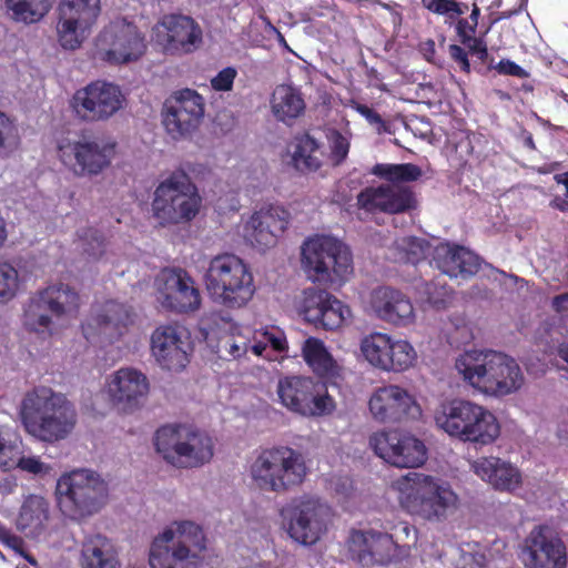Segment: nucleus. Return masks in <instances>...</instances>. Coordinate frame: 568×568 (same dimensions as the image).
Masks as SVG:
<instances>
[{"instance_id": "1", "label": "nucleus", "mask_w": 568, "mask_h": 568, "mask_svg": "<svg viewBox=\"0 0 568 568\" xmlns=\"http://www.w3.org/2000/svg\"><path fill=\"white\" fill-rule=\"evenodd\" d=\"M26 430L45 443L67 438L77 424V412L65 395L45 386L27 392L20 407Z\"/></svg>"}, {"instance_id": "2", "label": "nucleus", "mask_w": 568, "mask_h": 568, "mask_svg": "<svg viewBox=\"0 0 568 568\" xmlns=\"http://www.w3.org/2000/svg\"><path fill=\"white\" fill-rule=\"evenodd\" d=\"M455 366L467 384L490 396L510 395L525 382L516 359L493 349L467 351L456 359Z\"/></svg>"}, {"instance_id": "3", "label": "nucleus", "mask_w": 568, "mask_h": 568, "mask_svg": "<svg viewBox=\"0 0 568 568\" xmlns=\"http://www.w3.org/2000/svg\"><path fill=\"white\" fill-rule=\"evenodd\" d=\"M393 487L406 513L428 521L444 520L458 501L449 483L422 473H408L395 480Z\"/></svg>"}, {"instance_id": "4", "label": "nucleus", "mask_w": 568, "mask_h": 568, "mask_svg": "<svg viewBox=\"0 0 568 568\" xmlns=\"http://www.w3.org/2000/svg\"><path fill=\"white\" fill-rule=\"evenodd\" d=\"M204 284L211 300L226 310L245 307L256 291L251 267L233 253L211 258Z\"/></svg>"}, {"instance_id": "5", "label": "nucleus", "mask_w": 568, "mask_h": 568, "mask_svg": "<svg viewBox=\"0 0 568 568\" xmlns=\"http://www.w3.org/2000/svg\"><path fill=\"white\" fill-rule=\"evenodd\" d=\"M435 423L449 436L476 446L493 444L500 435L497 417L481 405L465 399L444 402L435 410Z\"/></svg>"}, {"instance_id": "6", "label": "nucleus", "mask_w": 568, "mask_h": 568, "mask_svg": "<svg viewBox=\"0 0 568 568\" xmlns=\"http://www.w3.org/2000/svg\"><path fill=\"white\" fill-rule=\"evenodd\" d=\"M206 538L202 528L192 521L178 524L174 531L166 528L150 547L151 568H200Z\"/></svg>"}, {"instance_id": "7", "label": "nucleus", "mask_w": 568, "mask_h": 568, "mask_svg": "<svg viewBox=\"0 0 568 568\" xmlns=\"http://www.w3.org/2000/svg\"><path fill=\"white\" fill-rule=\"evenodd\" d=\"M202 197L183 170L173 171L153 192L151 211L161 226L189 224L200 212Z\"/></svg>"}, {"instance_id": "8", "label": "nucleus", "mask_w": 568, "mask_h": 568, "mask_svg": "<svg viewBox=\"0 0 568 568\" xmlns=\"http://www.w3.org/2000/svg\"><path fill=\"white\" fill-rule=\"evenodd\" d=\"M57 501L64 517L82 521L99 513L108 500V485L94 471L77 469L57 481Z\"/></svg>"}, {"instance_id": "9", "label": "nucleus", "mask_w": 568, "mask_h": 568, "mask_svg": "<svg viewBox=\"0 0 568 568\" xmlns=\"http://www.w3.org/2000/svg\"><path fill=\"white\" fill-rule=\"evenodd\" d=\"M307 468L302 455L287 446L262 449L250 467L253 483L261 490L286 493L300 486Z\"/></svg>"}, {"instance_id": "10", "label": "nucleus", "mask_w": 568, "mask_h": 568, "mask_svg": "<svg viewBox=\"0 0 568 568\" xmlns=\"http://www.w3.org/2000/svg\"><path fill=\"white\" fill-rule=\"evenodd\" d=\"M154 446L163 459L178 468H196L213 457V442L205 433L182 424L164 425L154 435Z\"/></svg>"}, {"instance_id": "11", "label": "nucleus", "mask_w": 568, "mask_h": 568, "mask_svg": "<svg viewBox=\"0 0 568 568\" xmlns=\"http://www.w3.org/2000/svg\"><path fill=\"white\" fill-rule=\"evenodd\" d=\"M302 264L307 277L318 284H342L353 272L352 254L341 241L317 235L302 246Z\"/></svg>"}, {"instance_id": "12", "label": "nucleus", "mask_w": 568, "mask_h": 568, "mask_svg": "<svg viewBox=\"0 0 568 568\" xmlns=\"http://www.w3.org/2000/svg\"><path fill=\"white\" fill-rule=\"evenodd\" d=\"M116 142L103 135H81L58 145V156L78 178H94L108 170L116 154Z\"/></svg>"}, {"instance_id": "13", "label": "nucleus", "mask_w": 568, "mask_h": 568, "mask_svg": "<svg viewBox=\"0 0 568 568\" xmlns=\"http://www.w3.org/2000/svg\"><path fill=\"white\" fill-rule=\"evenodd\" d=\"M280 403L290 412L316 417L328 415L335 409V400L324 384L306 376H285L276 387Z\"/></svg>"}, {"instance_id": "14", "label": "nucleus", "mask_w": 568, "mask_h": 568, "mask_svg": "<svg viewBox=\"0 0 568 568\" xmlns=\"http://www.w3.org/2000/svg\"><path fill=\"white\" fill-rule=\"evenodd\" d=\"M146 50L144 36L139 28L122 20L111 21L97 36L93 55L113 65L139 60Z\"/></svg>"}, {"instance_id": "15", "label": "nucleus", "mask_w": 568, "mask_h": 568, "mask_svg": "<svg viewBox=\"0 0 568 568\" xmlns=\"http://www.w3.org/2000/svg\"><path fill=\"white\" fill-rule=\"evenodd\" d=\"M81 298L79 293L68 284L49 285L38 292L24 311V325L28 329L44 333L52 325L51 317L75 316L79 312Z\"/></svg>"}, {"instance_id": "16", "label": "nucleus", "mask_w": 568, "mask_h": 568, "mask_svg": "<svg viewBox=\"0 0 568 568\" xmlns=\"http://www.w3.org/2000/svg\"><path fill=\"white\" fill-rule=\"evenodd\" d=\"M125 103V95L118 84L95 80L77 90L70 105L77 118L89 123L106 121Z\"/></svg>"}, {"instance_id": "17", "label": "nucleus", "mask_w": 568, "mask_h": 568, "mask_svg": "<svg viewBox=\"0 0 568 568\" xmlns=\"http://www.w3.org/2000/svg\"><path fill=\"white\" fill-rule=\"evenodd\" d=\"M369 445L378 457L398 468L420 467L428 457L424 442L404 430L377 432L371 436Z\"/></svg>"}, {"instance_id": "18", "label": "nucleus", "mask_w": 568, "mask_h": 568, "mask_svg": "<svg viewBox=\"0 0 568 568\" xmlns=\"http://www.w3.org/2000/svg\"><path fill=\"white\" fill-rule=\"evenodd\" d=\"M204 99L195 90L182 89L165 100L162 122L173 139L184 138L194 132L204 116Z\"/></svg>"}, {"instance_id": "19", "label": "nucleus", "mask_w": 568, "mask_h": 568, "mask_svg": "<svg viewBox=\"0 0 568 568\" xmlns=\"http://www.w3.org/2000/svg\"><path fill=\"white\" fill-rule=\"evenodd\" d=\"M159 302L172 312L190 313L201 306V295L194 280L181 267L163 268L156 277Z\"/></svg>"}, {"instance_id": "20", "label": "nucleus", "mask_w": 568, "mask_h": 568, "mask_svg": "<svg viewBox=\"0 0 568 568\" xmlns=\"http://www.w3.org/2000/svg\"><path fill=\"white\" fill-rule=\"evenodd\" d=\"M523 560L526 568H567V547L549 526L539 525L525 539Z\"/></svg>"}, {"instance_id": "21", "label": "nucleus", "mask_w": 568, "mask_h": 568, "mask_svg": "<svg viewBox=\"0 0 568 568\" xmlns=\"http://www.w3.org/2000/svg\"><path fill=\"white\" fill-rule=\"evenodd\" d=\"M373 418L381 423H400L422 415L416 398L398 385L376 388L368 400Z\"/></svg>"}, {"instance_id": "22", "label": "nucleus", "mask_w": 568, "mask_h": 568, "mask_svg": "<svg viewBox=\"0 0 568 568\" xmlns=\"http://www.w3.org/2000/svg\"><path fill=\"white\" fill-rule=\"evenodd\" d=\"M357 205L367 213L395 215L416 211L418 199L410 186L381 184L363 189L357 195Z\"/></svg>"}, {"instance_id": "23", "label": "nucleus", "mask_w": 568, "mask_h": 568, "mask_svg": "<svg viewBox=\"0 0 568 568\" xmlns=\"http://www.w3.org/2000/svg\"><path fill=\"white\" fill-rule=\"evenodd\" d=\"M150 348L163 369L181 372L190 363L191 344L176 324L158 326L151 334Z\"/></svg>"}, {"instance_id": "24", "label": "nucleus", "mask_w": 568, "mask_h": 568, "mask_svg": "<svg viewBox=\"0 0 568 568\" xmlns=\"http://www.w3.org/2000/svg\"><path fill=\"white\" fill-rule=\"evenodd\" d=\"M300 313L316 328L334 331L342 326L351 310L326 290L310 287L303 292Z\"/></svg>"}, {"instance_id": "25", "label": "nucleus", "mask_w": 568, "mask_h": 568, "mask_svg": "<svg viewBox=\"0 0 568 568\" xmlns=\"http://www.w3.org/2000/svg\"><path fill=\"white\" fill-rule=\"evenodd\" d=\"M134 316L131 306L110 300L94 311L81 328L88 341L102 335L112 343L128 333L129 327L134 323Z\"/></svg>"}, {"instance_id": "26", "label": "nucleus", "mask_w": 568, "mask_h": 568, "mask_svg": "<svg viewBox=\"0 0 568 568\" xmlns=\"http://www.w3.org/2000/svg\"><path fill=\"white\" fill-rule=\"evenodd\" d=\"M156 41L165 53H191L202 43V29L189 16L168 14L156 27Z\"/></svg>"}, {"instance_id": "27", "label": "nucleus", "mask_w": 568, "mask_h": 568, "mask_svg": "<svg viewBox=\"0 0 568 568\" xmlns=\"http://www.w3.org/2000/svg\"><path fill=\"white\" fill-rule=\"evenodd\" d=\"M291 213L284 206L270 204L255 211L244 225V239L252 246L265 250L274 246L285 232Z\"/></svg>"}, {"instance_id": "28", "label": "nucleus", "mask_w": 568, "mask_h": 568, "mask_svg": "<svg viewBox=\"0 0 568 568\" xmlns=\"http://www.w3.org/2000/svg\"><path fill=\"white\" fill-rule=\"evenodd\" d=\"M369 306L377 318L397 327L415 322V310L410 298L390 286H378L371 292Z\"/></svg>"}, {"instance_id": "29", "label": "nucleus", "mask_w": 568, "mask_h": 568, "mask_svg": "<svg viewBox=\"0 0 568 568\" xmlns=\"http://www.w3.org/2000/svg\"><path fill=\"white\" fill-rule=\"evenodd\" d=\"M112 403L121 410L129 412L139 406L140 399L149 392L145 375L134 368H121L109 383Z\"/></svg>"}, {"instance_id": "30", "label": "nucleus", "mask_w": 568, "mask_h": 568, "mask_svg": "<svg viewBox=\"0 0 568 568\" xmlns=\"http://www.w3.org/2000/svg\"><path fill=\"white\" fill-rule=\"evenodd\" d=\"M436 267L452 278L468 280L480 268V260L466 247L457 244L442 243L434 250Z\"/></svg>"}, {"instance_id": "31", "label": "nucleus", "mask_w": 568, "mask_h": 568, "mask_svg": "<svg viewBox=\"0 0 568 568\" xmlns=\"http://www.w3.org/2000/svg\"><path fill=\"white\" fill-rule=\"evenodd\" d=\"M323 527L315 501L301 500L291 508L288 532L298 542L315 544L320 539Z\"/></svg>"}, {"instance_id": "32", "label": "nucleus", "mask_w": 568, "mask_h": 568, "mask_svg": "<svg viewBox=\"0 0 568 568\" xmlns=\"http://www.w3.org/2000/svg\"><path fill=\"white\" fill-rule=\"evenodd\" d=\"M473 469L478 477L501 491H513L521 485L520 470L498 457L478 458L474 462Z\"/></svg>"}, {"instance_id": "33", "label": "nucleus", "mask_w": 568, "mask_h": 568, "mask_svg": "<svg viewBox=\"0 0 568 568\" xmlns=\"http://www.w3.org/2000/svg\"><path fill=\"white\" fill-rule=\"evenodd\" d=\"M302 355L312 372L326 383L336 385L343 378V366L326 349L323 341L316 337L305 339Z\"/></svg>"}, {"instance_id": "34", "label": "nucleus", "mask_w": 568, "mask_h": 568, "mask_svg": "<svg viewBox=\"0 0 568 568\" xmlns=\"http://www.w3.org/2000/svg\"><path fill=\"white\" fill-rule=\"evenodd\" d=\"M81 568H121L111 540L100 534L89 537L82 546Z\"/></svg>"}, {"instance_id": "35", "label": "nucleus", "mask_w": 568, "mask_h": 568, "mask_svg": "<svg viewBox=\"0 0 568 568\" xmlns=\"http://www.w3.org/2000/svg\"><path fill=\"white\" fill-rule=\"evenodd\" d=\"M271 110L277 121L290 123L305 111L301 91L288 84L277 85L271 95Z\"/></svg>"}, {"instance_id": "36", "label": "nucleus", "mask_w": 568, "mask_h": 568, "mask_svg": "<svg viewBox=\"0 0 568 568\" xmlns=\"http://www.w3.org/2000/svg\"><path fill=\"white\" fill-rule=\"evenodd\" d=\"M49 517V503L45 498L30 495L20 508L18 528L27 536L38 537L45 530Z\"/></svg>"}, {"instance_id": "37", "label": "nucleus", "mask_w": 568, "mask_h": 568, "mask_svg": "<svg viewBox=\"0 0 568 568\" xmlns=\"http://www.w3.org/2000/svg\"><path fill=\"white\" fill-rule=\"evenodd\" d=\"M93 24L80 19L58 12L57 37L64 50H75L81 47L89 36Z\"/></svg>"}, {"instance_id": "38", "label": "nucleus", "mask_w": 568, "mask_h": 568, "mask_svg": "<svg viewBox=\"0 0 568 568\" xmlns=\"http://www.w3.org/2000/svg\"><path fill=\"white\" fill-rule=\"evenodd\" d=\"M54 0H4L9 17L14 22L32 24L41 21L52 9Z\"/></svg>"}, {"instance_id": "39", "label": "nucleus", "mask_w": 568, "mask_h": 568, "mask_svg": "<svg viewBox=\"0 0 568 568\" xmlns=\"http://www.w3.org/2000/svg\"><path fill=\"white\" fill-rule=\"evenodd\" d=\"M321 151L317 141L305 133L295 138V149L292 161L302 173L316 172L321 165Z\"/></svg>"}, {"instance_id": "40", "label": "nucleus", "mask_w": 568, "mask_h": 568, "mask_svg": "<svg viewBox=\"0 0 568 568\" xmlns=\"http://www.w3.org/2000/svg\"><path fill=\"white\" fill-rule=\"evenodd\" d=\"M371 173L396 185L416 182L423 176L422 168L414 163H376Z\"/></svg>"}, {"instance_id": "41", "label": "nucleus", "mask_w": 568, "mask_h": 568, "mask_svg": "<svg viewBox=\"0 0 568 568\" xmlns=\"http://www.w3.org/2000/svg\"><path fill=\"white\" fill-rule=\"evenodd\" d=\"M430 247L432 245L428 240L406 235L394 241L392 251L396 262L417 264L427 257Z\"/></svg>"}, {"instance_id": "42", "label": "nucleus", "mask_w": 568, "mask_h": 568, "mask_svg": "<svg viewBox=\"0 0 568 568\" xmlns=\"http://www.w3.org/2000/svg\"><path fill=\"white\" fill-rule=\"evenodd\" d=\"M392 336L386 333L373 332L361 341V352L364 358L375 368L386 369L387 351Z\"/></svg>"}, {"instance_id": "43", "label": "nucleus", "mask_w": 568, "mask_h": 568, "mask_svg": "<svg viewBox=\"0 0 568 568\" xmlns=\"http://www.w3.org/2000/svg\"><path fill=\"white\" fill-rule=\"evenodd\" d=\"M416 359L417 353L408 341L392 337L385 372H405L415 364Z\"/></svg>"}, {"instance_id": "44", "label": "nucleus", "mask_w": 568, "mask_h": 568, "mask_svg": "<svg viewBox=\"0 0 568 568\" xmlns=\"http://www.w3.org/2000/svg\"><path fill=\"white\" fill-rule=\"evenodd\" d=\"M58 12L95 24L101 13V0H61Z\"/></svg>"}, {"instance_id": "45", "label": "nucleus", "mask_w": 568, "mask_h": 568, "mask_svg": "<svg viewBox=\"0 0 568 568\" xmlns=\"http://www.w3.org/2000/svg\"><path fill=\"white\" fill-rule=\"evenodd\" d=\"M20 134L16 123L0 111V158H9L20 146Z\"/></svg>"}, {"instance_id": "46", "label": "nucleus", "mask_w": 568, "mask_h": 568, "mask_svg": "<svg viewBox=\"0 0 568 568\" xmlns=\"http://www.w3.org/2000/svg\"><path fill=\"white\" fill-rule=\"evenodd\" d=\"M247 339L234 333L221 336L216 344V353L225 361L239 359L247 353Z\"/></svg>"}, {"instance_id": "47", "label": "nucleus", "mask_w": 568, "mask_h": 568, "mask_svg": "<svg viewBox=\"0 0 568 568\" xmlns=\"http://www.w3.org/2000/svg\"><path fill=\"white\" fill-rule=\"evenodd\" d=\"M8 460L10 465H4L2 468L3 470L19 468L20 470L32 475H47L51 470V467L42 463L39 457L23 456L18 446Z\"/></svg>"}, {"instance_id": "48", "label": "nucleus", "mask_w": 568, "mask_h": 568, "mask_svg": "<svg viewBox=\"0 0 568 568\" xmlns=\"http://www.w3.org/2000/svg\"><path fill=\"white\" fill-rule=\"evenodd\" d=\"M371 530H352L348 539V548L353 559L364 567L372 566V557L369 555V548L372 542Z\"/></svg>"}, {"instance_id": "49", "label": "nucleus", "mask_w": 568, "mask_h": 568, "mask_svg": "<svg viewBox=\"0 0 568 568\" xmlns=\"http://www.w3.org/2000/svg\"><path fill=\"white\" fill-rule=\"evenodd\" d=\"M422 4L429 12L443 16L446 21L452 22L468 11V4L458 0H422Z\"/></svg>"}, {"instance_id": "50", "label": "nucleus", "mask_w": 568, "mask_h": 568, "mask_svg": "<svg viewBox=\"0 0 568 568\" xmlns=\"http://www.w3.org/2000/svg\"><path fill=\"white\" fill-rule=\"evenodd\" d=\"M371 538L372 539L368 540L372 542L369 548L372 566L376 564L382 565L390 557V551L394 544L393 537L387 532L371 530Z\"/></svg>"}, {"instance_id": "51", "label": "nucleus", "mask_w": 568, "mask_h": 568, "mask_svg": "<svg viewBox=\"0 0 568 568\" xmlns=\"http://www.w3.org/2000/svg\"><path fill=\"white\" fill-rule=\"evenodd\" d=\"M18 281V271L10 263L0 261V304H4L16 296Z\"/></svg>"}, {"instance_id": "52", "label": "nucleus", "mask_w": 568, "mask_h": 568, "mask_svg": "<svg viewBox=\"0 0 568 568\" xmlns=\"http://www.w3.org/2000/svg\"><path fill=\"white\" fill-rule=\"evenodd\" d=\"M84 253L93 258L101 257L106 247L105 239L100 231L87 227L78 232Z\"/></svg>"}, {"instance_id": "53", "label": "nucleus", "mask_w": 568, "mask_h": 568, "mask_svg": "<svg viewBox=\"0 0 568 568\" xmlns=\"http://www.w3.org/2000/svg\"><path fill=\"white\" fill-rule=\"evenodd\" d=\"M426 302L437 310L446 308L452 300L453 290L437 281L427 282L424 285Z\"/></svg>"}, {"instance_id": "54", "label": "nucleus", "mask_w": 568, "mask_h": 568, "mask_svg": "<svg viewBox=\"0 0 568 568\" xmlns=\"http://www.w3.org/2000/svg\"><path fill=\"white\" fill-rule=\"evenodd\" d=\"M349 152V141L341 132L334 131L331 143V158L334 164H341Z\"/></svg>"}, {"instance_id": "55", "label": "nucleus", "mask_w": 568, "mask_h": 568, "mask_svg": "<svg viewBox=\"0 0 568 568\" xmlns=\"http://www.w3.org/2000/svg\"><path fill=\"white\" fill-rule=\"evenodd\" d=\"M237 71L233 67L222 69L214 78L211 79V87L215 91H231L233 89L234 80Z\"/></svg>"}, {"instance_id": "56", "label": "nucleus", "mask_w": 568, "mask_h": 568, "mask_svg": "<svg viewBox=\"0 0 568 568\" xmlns=\"http://www.w3.org/2000/svg\"><path fill=\"white\" fill-rule=\"evenodd\" d=\"M494 59L490 60V64L488 67L489 70L494 69L499 74L503 75H511L519 79L528 78L529 73L521 68L516 62L508 60V59H501L497 64H493Z\"/></svg>"}, {"instance_id": "57", "label": "nucleus", "mask_w": 568, "mask_h": 568, "mask_svg": "<svg viewBox=\"0 0 568 568\" xmlns=\"http://www.w3.org/2000/svg\"><path fill=\"white\" fill-rule=\"evenodd\" d=\"M449 24H455L456 34L459 38V41L463 43H468L471 41V39L476 38V29L477 27L471 23L469 19L462 18L459 16L457 19H455L454 22L448 21Z\"/></svg>"}, {"instance_id": "58", "label": "nucleus", "mask_w": 568, "mask_h": 568, "mask_svg": "<svg viewBox=\"0 0 568 568\" xmlns=\"http://www.w3.org/2000/svg\"><path fill=\"white\" fill-rule=\"evenodd\" d=\"M448 53L450 59L459 67V70L466 74L470 73V62L468 59V51L458 45L449 44Z\"/></svg>"}, {"instance_id": "59", "label": "nucleus", "mask_w": 568, "mask_h": 568, "mask_svg": "<svg viewBox=\"0 0 568 568\" xmlns=\"http://www.w3.org/2000/svg\"><path fill=\"white\" fill-rule=\"evenodd\" d=\"M0 542L14 551L23 550V539L0 521Z\"/></svg>"}, {"instance_id": "60", "label": "nucleus", "mask_w": 568, "mask_h": 568, "mask_svg": "<svg viewBox=\"0 0 568 568\" xmlns=\"http://www.w3.org/2000/svg\"><path fill=\"white\" fill-rule=\"evenodd\" d=\"M6 435L8 434L0 428V469H2L4 465H10L8 458L11 457L17 448L16 444H12L10 439L6 438Z\"/></svg>"}, {"instance_id": "61", "label": "nucleus", "mask_w": 568, "mask_h": 568, "mask_svg": "<svg viewBox=\"0 0 568 568\" xmlns=\"http://www.w3.org/2000/svg\"><path fill=\"white\" fill-rule=\"evenodd\" d=\"M468 49V53L476 55L483 63L488 60V49L486 42L481 38H474L468 43H463Z\"/></svg>"}, {"instance_id": "62", "label": "nucleus", "mask_w": 568, "mask_h": 568, "mask_svg": "<svg viewBox=\"0 0 568 568\" xmlns=\"http://www.w3.org/2000/svg\"><path fill=\"white\" fill-rule=\"evenodd\" d=\"M9 471L0 469V495L2 496L12 494L18 486L17 478L10 475Z\"/></svg>"}, {"instance_id": "63", "label": "nucleus", "mask_w": 568, "mask_h": 568, "mask_svg": "<svg viewBox=\"0 0 568 568\" xmlns=\"http://www.w3.org/2000/svg\"><path fill=\"white\" fill-rule=\"evenodd\" d=\"M551 307L558 314L568 313V292L554 296Z\"/></svg>"}, {"instance_id": "64", "label": "nucleus", "mask_w": 568, "mask_h": 568, "mask_svg": "<svg viewBox=\"0 0 568 568\" xmlns=\"http://www.w3.org/2000/svg\"><path fill=\"white\" fill-rule=\"evenodd\" d=\"M355 109L359 114L365 116L371 123H381L383 121L381 114L377 113L374 109L369 108L366 104L358 103Z\"/></svg>"}]
</instances>
